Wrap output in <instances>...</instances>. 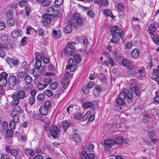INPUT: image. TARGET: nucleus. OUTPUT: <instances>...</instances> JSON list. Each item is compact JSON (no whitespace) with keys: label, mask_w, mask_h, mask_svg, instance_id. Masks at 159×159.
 Wrapping results in <instances>:
<instances>
[{"label":"nucleus","mask_w":159,"mask_h":159,"mask_svg":"<svg viewBox=\"0 0 159 159\" xmlns=\"http://www.w3.org/2000/svg\"><path fill=\"white\" fill-rule=\"evenodd\" d=\"M1 40L6 44H9L11 42V39L9 36L5 35H2L0 37Z\"/></svg>","instance_id":"nucleus-17"},{"label":"nucleus","mask_w":159,"mask_h":159,"mask_svg":"<svg viewBox=\"0 0 159 159\" xmlns=\"http://www.w3.org/2000/svg\"><path fill=\"white\" fill-rule=\"evenodd\" d=\"M140 68L136 65H130L128 68L129 70L134 75L137 73Z\"/></svg>","instance_id":"nucleus-14"},{"label":"nucleus","mask_w":159,"mask_h":159,"mask_svg":"<svg viewBox=\"0 0 159 159\" xmlns=\"http://www.w3.org/2000/svg\"><path fill=\"white\" fill-rule=\"evenodd\" d=\"M139 55L140 51L137 48L134 49L131 53V56L133 58H137L139 57Z\"/></svg>","instance_id":"nucleus-15"},{"label":"nucleus","mask_w":159,"mask_h":159,"mask_svg":"<svg viewBox=\"0 0 159 159\" xmlns=\"http://www.w3.org/2000/svg\"><path fill=\"white\" fill-rule=\"evenodd\" d=\"M19 99L18 98L16 97L15 99H14L11 102V105L14 106V105H17L19 102Z\"/></svg>","instance_id":"nucleus-49"},{"label":"nucleus","mask_w":159,"mask_h":159,"mask_svg":"<svg viewBox=\"0 0 159 159\" xmlns=\"http://www.w3.org/2000/svg\"><path fill=\"white\" fill-rule=\"evenodd\" d=\"M25 11L27 16H28L31 11V10L30 7L27 6L25 7Z\"/></svg>","instance_id":"nucleus-57"},{"label":"nucleus","mask_w":159,"mask_h":159,"mask_svg":"<svg viewBox=\"0 0 159 159\" xmlns=\"http://www.w3.org/2000/svg\"><path fill=\"white\" fill-rule=\"evenodd\" d=\"M108 61L109 63L112 66H114L115 65V63L113 59L112 58L108 57Z\"/></svg>","instance_id":"nucleus-58"},{"label":"nucleus","mask_w":159,"mask_h":159,"mask_svg":"<svg viewBox=\"0 0 159 159\" xmlns=\"http://www.w3.org/2000/svg\"><path fill=\"white\" fill-rule=\"evenodd\" d=\"M118 26H113L110 29L112 35V38L111 39L110 41L112 43H116L118 42L121 38L122 39L120 32Z\"/></svg>","instance_id":"nucleus-2"},{"label":"nucleus","mask_w":159,"mask_h":159,"mask_svg":"<svg viewBox=\"0 0 159 159\" xmlns=\"http://www.w3.org/2000/svg\"><path fill=\"white\" fill-rule=\"evenodd\" d=\"M94 104L90 102H86L83 105V107L84 108H91L94 106Z\"/></svg>","instance_id":"nucleus-27"},{"label":"nucleus","mask_w":159,"mask_h":159,"mask_svg":"<svg viewBox=\"0 0 159 159\" xmlns=\"http://www.w3.org/2000/svg\"><path fill=\"white\" fill-rule=\"evenodd\" d=\"M18 80L16 78L15 76L12 75L10 76L8 79V83L11 84L12 87H13L15 85Z\"/></svg>","instance_id":"nucleus-13"},{"label":"nucleus","mask_w":159,"mask_h":159,"mask_svg":"<svg viewBox=\"0 0 159 159\" xmlns=\"http://www.w3.org/2000/svg\"><path fill=\"white\" fill-rule=\"evenodd\" d=\"M6 15L8 18H12L13 17V13L11 11H8L6 13Z\"/></svg>","instance_id":"nucleus-63"},{"label":"nucleus","mask_w":159,"mask_h":159,"mask_svg":"<svg viewBox=\"0 0 159 159\" xmlns=\"http://www.w3.org/2000/svg\"><path fill=\"white\" fill-rule=\"evenodd\" d=\"M87 15L92 17H94L95 16V13L92 10H89L87 13Z\"/></svg>","instance_id":"nucleus-53"},{"label":"nucleus","mask_w":159,"mask_h":159,"mask_svg":"<svg viewBox=\"0 0 159 159\" xmlns=\"http://www.w3.org/2000/svg\"><path fill=\"white\" fill-rule=\"evenodd\" d=\"M58 85L57 82H53L50 84V88L52 90H54L57 87Z\"/></svg>","instance_id":"nucleus-41"},{"label":"nucleus","mask_w":159,"mask_h":159,"mask_svg":"<svg viewBox=\"0 0 159 159\" xmlns=\"http://www.w3.org/2000/svg\"><path fill=\"white\" fill-rule=\"evenodd\" d=\"M153 41L156 44H157L159 41V36L157 34H155L153 37Z\"/></svg>","instance_id":"nucleus-46"},{"label":"nucleus","mask_w":159,"mask_h":159,"mask_svg":"<svg viewBox=\"0 0 159 159\" xmlns=\"http://www.w3.org/2000/svg\"><path fill=\"white\" fill-rule=\"evenodd\" d=\"M72 30V24H69L66 25L64 28V31L65 32L69 33Z\"/></svg>","instance_id":"nucleus-25"},{"label":"nucleus","mask_w":159,"mask_h":159,"mask_svg":"<svg viewBox=\"0 0 159 159\" xmlns=\"http://www.w3.org/2000/svg\"><path fill=\"white\" fill-rule=\"evenodd\" d=\"M49 131L51 136L53 138H56L57 136L58 132L59 131V129L55 125H52Z\"/></svg>","instance_id":"nucleus-8"},{"label":"nucleus","mask_w":159,"mask_h":159,"mask_svg":"<svg viewBox=\"0 0 159 159\" xmlns=\"http://www.w3.org/2000/svg\"><path fill=\"white\" fill-rule=\"evenodd\" d=\"M157 28L154 24H151L148 26L149 34L151 35L156 30Z\"/></svg>","instance_id":"nucleus-22"},{"label":"nucleus","mask_w":159,"mask_h":159,"mask_svg":"<svg viewBox=\"0 0 159 159\" xmlns=\"http://www.w3.org/2000/svg\"><path fill=\"white\" fill-rule=\"evenodd\" d=\"M18 4L20 7H25L27 5V0H22L18 2Z\"/></svg>","instance_id":"nucleus-33"},{"label":"nucleus","mask_w":159,"mask_h":159,"mask_svg":"<svg viewBox=\"0 0 159 159\" xmlns=\"http://www.w3.org/2000/svg\"><path fill=\"white\" fill-rule=\"evenodd\" d=\"M24 80H25L26 83L28 84H31L33 80L32 77L27 75L25 78Z\"/></svg>","instance_id":"nucleus-38"},{"label":"nucleus","mask_w":159,"mask_h":159,"mask_svg":"<svg viewBox=\"0 0 159 159\" xmlns=\"http://www.w3.org/2000/svg\"><path fill=\"white\" fill-rule=\"evenodd\" d=\"M47 11L49 15H48L50 16H52L54 14V12L55 11V10L52 7H50L47 9Z\"/></svg>","instance_id":"nucleus-40"},{"label":"nucleus","mask_w":159,"mask_h":159,"mask_svg":"<svg viewBox=\"0 0 159 159\" xmlns=\"http://www.w3.org/2000/svg\"><path fill=\"white\" fill-rule=\"evenodd\" d=\"M45 98V95L43 93H40L37 96V99L38 101L43 100Z\"/></svg>","instance_id":"nucleus-44"},{"label":"nucleus","mask_w":159,"mask_h":159,"mask_svg":"<svg viewBox=\"0 0 159 159\" xmlns=\"http://www.w3.org/2000/svg\"><path fill=\"white\" fill-rule=\"evenodd\" d=\"M74 60H75L78 63L81 61V56L78 54H75L74 56Z\"/></svg>","instance_id":"nucleus-42"},{"label":"nucleus","mask_w":159,"mask_h":159,"mask_svg":"<svg viewBox=\"0 0 159 159\" xmlns=\"http://www.w3.org/2000/svg\"><path fill=\"white\" fill-rule=\"evenodd\" d=\"M61 32L59 30H53L52 36L55 39L59 38L61 36Z\"/></svg>","instance_id":"nucleus-21"},{"label":"nucleus","mask_w":159,"mask_h":159,"mask_svg":"<svg viewBox=\"0 0 159 159\" xmlns=\"http://www.w3.org/2000/svg\"><path fill=\"white\" fill-rule=\"evenodd\" d=\"M68 65L66 66L67 70H69L70 72L75 70L78 63L73 58H70L68 60Z\"/></svg>","instance_id":"nucleus-4"},{"label":"nucleus","mask_w":159,"mask_h":159,"mask_svg":"<svg viewBox=\"0 0 159 159\" xmlns=\"http://www.w3.org/2000/svg\"><path fill=\"white\" fill-rule=\"evenodd\" d=\"M39 2L41 3L42 5L44 7L48 6L51 2V0H36Z\"/></svg>","instance_id":"nucleus-23"},{"label":"nucleus","mask_w":159,"mask_h":159,"mask_svg":"<svg viewBox=\"0 0 159 159\" xmlns=\"http://www.w3.org/2000/svg\"><path fill=\"white\" fill-rule=\"evenodd\" d=\"M28 102L29 104L32 106L35 102V97L30 96L28 98Z\"/></svg>","instance_id":"nucleus-36"},{"label":"nucleus","mask_w":159,"mask_h":159,"mask_svg":"<svg viewBox=\"0 0 159 159\" xmlns=\"http://www.w3.org/2000/svg\"><path fill=\"white\" fill-rule=\"evenodd\" d=\"M15 22V20L13 18H8L7 21V25L9 26H13Z\"/></svg>","instance_id":"nucleus-26"},{"label":"nucleus","mask_w":159,"mask_h":159,"mask_svg":"<svg viewBox=\"0 0 159 159\" xmlns=\"http://www.w3.org/2000/svg\"><path fill=\"white\" fill-rule=\"evenodd\" d=\"M155 136V133L152 130L148 132V137L149 138L153 137Z\"/></svg>","instance_id":"nucleus-61"},{"label":"nucleus","mask_w":159,"mask_h":159,"mask_svg":"<svg viewBox=\"0 0 159 159\" xmlns=\"http://www.w3.org/2000/svg\"><path fill=\"white\" fill-rule=\"evenodd\" d=\"M13 130H10L9 129L7 130L6 132L7 136L8 137H12L13 136Z\"/></svg>","instance_id":"nucleus-35"},{"label":"nucleus","mask_w":159,"mask_h":159,"mask_svg":"<svg viewBox=\"0 0 159 159\" xmlns=\"http://www.w3.org/2000/svg\"><path fill=\"white\" fill-rule=\"evenodd\" d=\"M46 87L44 83L43 84L42 83H39L37 85L38 89L39 90H43Z\"/></svg>","instance_id":"nucleus-45"},{"label":"nucleus","mask_w":159,"mask_h":159,"mask_svg":"<svg viewBox=\"0 0 159 159\" xmlns=\"http://www.w3.org/2000/svg\"><path fill=\"white\" fill-rule=\"evenodd\" d=\"M23 112V110L21 109L20 107L18 106L14 109L12 114L14 115L13 121L15 122H17L19 121V116Z\"/></svg>","instance_id":"nucleus-3"},{"label":"nucleus","mask_w":159,"mask_h":159,"mask_svg":"<svg viewBox=\"0 0 159 159\" xmlns=\"http://www.w3.org/2000/svg\"><path fill=\"white\" fill-rule=\"evenodd\" d=\"M94 119V115H92L91 112L90 111H88L83 117V120L84 121L88 120L90 122L93 121Z\"/></svg>","instance_id":"nucleus-7"},{"label":"nucleus","mask_w":159,"mask_h":159,"mask_svg":"<svg viewBox=\"0 0 159 159\" xmlns=\"http://www.w3.org/2000/svg\"><path fill=\"white\" fill-rule=\"evenodd\" d=\"M44 20H43V24L45 25H47L50 23L51 21V16L47 14H43V16Z\"/></svg>","instance_id":"nucleus-10"},{"label":"nucleus","mask_w":159,"mask_h":159,"mask_svg":"<svg viewBox=\"0 0 159 159\" xmlns=\"http://www.w3.org/2000/svg\"><path fill=\"white\" fill-rule=\"evenodd\" d=\"M101 90V88L99 86H97L95 88L94 90L93 93L95 94L96 93L98 94Z\"/></svg>","instance_id":"nucleus-59"},{"label":"nucleus","mask_w":159,"mask_h":159,"mask_svg":"<svg viewBox=\"0 0 159 159\" xmlns=\"http://www.w3.org/2000/svg\"><path fill=\"white\" fill-rule=\"evenodd\" d=\"M94 84V82L93 81H90L86 86L89 89H91L93 88Z\"/></svg>","instance_id":"nucleus-54"},{"label":"nucleus","mask_w":159,"mask_h":159,"mask_svg":"<svg viewBox=\"0 0 159 159\" xmlns=\"http://www.w3.org/2000/svg\"><path fill=\"white\" fill-rule=\"evenodd\" d=\"M115 141V144L122 145L124 143V140L122 137L121 136L118 137Z\"/></svg>","instance_id":"nucleus-28"},{"label":"nucleus","mask_w":159,"mask_h":159,"mask_svg":"<svg viewBox=\"0 0 159 159\" xmlns=\"http://www.w3.org/2000/svg\"><path fill=\"white\" fill-rule=\"evenodd\" d=\"M22 34V33L21 31L19 32L16 30H14L11 33V37L13 39H17L18 36L21 35Z\"/></svg>","instance_id":"nucleus-18"},{"label":"nucleus","mask_w":159,"mask_h":159,"mask_svg":"<svg viewBox=\"0 0 159 159\" xmlns=\"http://www.w3.org/2000/svg\"><path fill=\"white\" fill-rule=\"evenodd\" d=\"M130 88L131 91H134V93L137 97L140 96L141 95L140 91L137 86L133 85V84H132L130 86Z\"/></svg>","instance_id":"nucleus-12"},{"label":"nucleus","mask_w":159,"mask_h":159,"mask_svg":"<svg viewBox=\"0 0 159 159\" xmlns=\"http://www.w3.org/2000/svg\"><path fill=\"white\" fill-rule=\"evenodd\" d=\"M74 118L75 119L80 120L83 118L82 115L80 113H76L74 115Z\"/></svg>","instance_id":"nucleus-56"},{"label":"nucleus","mask_w":159,"mask_h":159,"mask_svg":"<svg viewBox=\"0 0 159 159\" xmlns=\"http://www.w3.org/2000/svg\"><path fill=\"white\" fill-rule=\"evenodd\" d=\"M51 102L49 101H47L45 102L44 104V105L43 106L49 109L51 107Z\"/></svg>","instance_id":"nucleus-55"},{"label":"nucleus","mask_w":159,"mask_h":159,"mask_svg":"<svg viewBox=\"0 0 159 159\" xmlns=\"http://www.w3.org/2000/svg\"><path fill=\"white\" fill-rule=\"evenodd\" d=\"M126 97L127 100L128 102H132L133 101V95L132 93L127 91L126 92H122L120 93L119 98L116 99L117 104L120 106L125 105L126 102L124 100Z\"/></svg>","instance_id":"nucleus-1"},{"label":"nucleus","mask_w":159,"mask_h":159,"mask_svg":"<svg viewBox=\"0 0 159 159\" xmlns=\"http://www.w3.org/2000/svg\"><path fill=\"white\" fill-rule=\"evenodd\" d=\"M16 123L13 121L12 120H11L9 123V126L11 130H14L15 128V123Z\"/></svg>","instance_id":"nucleus-48"},{"label":"nucleus","mask_w":159,"mask_h":159,"mask_svg":"<svg viewBox=\"0 0 159 159\" xmlns=\"http://www.w3.org/2000/svg\"><path fill=\"white\" fill-rule=\"evenodd\" d=\"M95 157V155L94 154H88L85 157V159H93Z\"/></svg>","instance_id":"nucleus-51"},{"label":"nucleus","mask_w":159,"mask_h":159,"mask_svg":"<svg viewBox=\"0 0 159 159\" xmlns=\"http://www.w3.org/2000/svg\"><path fill=\"white\" fill-rule=\"evenodd\" d=\"M19 152V149H17L16 150L14 149H12L10 151V152L11 154L14 156H16Z\"/></svg>","instance_id":"nucleus-43"},{"label":"nucleus","mask_w":159,"mask_h":159,"mask_svg":"<svg viewBox=\"0 0 159 159\" xmlns=\"http://www.w3.org/2000/svg\"><path fill=\"white\" fill-rule=\"evenodd\" d=\"M63 128L65 132H66L67 129L69 127L70 124L69 122L63 121L61 123Z\"/></svg>","instance_id":"nucleus-29"},{"label":"nucleus","mask_w":159,"mask_h":159,"mask_svg":"<svg viewBox=\"0 0 159 159\" xmlns=\"http://www.w3.org/2000/svg\"><path fill=\"white\" fill-rule=\"evenodd\" d=\"M33 87V85L32 84H28L25 85L23 87L24 89L28 91L30 89H31Z\"/></svg>","instance_id":"nucleus-47"},{"label":"nucleus","mask_w":159,"mask_h":159,"mask_svg":"<svg viewBox=\"0 0 159 159\" xmlns=\"http://www.w3.org/2000/svg\"><path fill=\"white\" fill-rule=\"evenodd\" d=\"M70 17L71 19L73 20H76H76H77L80 17V16L79 13H76L74 15H71Z\"/></svg>","instance_id":"nucleus-39"},{"label":"nucleus","mask_w":159,"mask_h":159,"mask_svg":"<svg viewBox=\"0 0 159 159\" xmlns=\"http://www.w3.org/2000/svg\"><path fill=\"white\" fill-rule=\"evenodd\" d=\"M52 81V79L50 77H47L44 79L43 80V83L47 86Z\"/></svg>","instance_id":"nucleus-34"},{"label":"nucleus","mask_w":159,"mask_h":159,"mask_svg":"<svg viewBox=\"0 0 159 159\" xmlns=\"http://www.w3.org/2000/svg\"><path fill=\"white\" fill-rule=\"evenodd\" d=\"M27 75V73L25 72H19L17 73V76L20 80H24Z\"/></svg>","instance_id":"nucleus-19"},{"label":"nucleus","mask_w":159,"mask_h":159,"mask_svg":"<svg viewBox=\"0 0 159 159\" xmlns=\"http://www.w3.org/2000/svg\"><path fill=\"white\" fill-rule=\"evenodd\" d=\"M43 93L48 97L51 96L53 94V92L50 90H46L43 91Z\"/></svg>","instance_id":"nucleus-50"},{"label":"nucleus","mask_w":159,"mask_h":159,"mask_svg":"<svg viewBox=\"0 0 159 159\" xmlns=\"http://www.w3.org/2000/svg\"><path fill=\"white\" fill-rule=\"evenodd\" d=\"M146 75L144 69L142 68H140L139 71L136 73L134 75H136V77L140 80L142 79L143 77L145 76Z\"/></svg>","instance_id":"nucleus-11"},{"label":"nucleus","mask_w":159,"mask_h":159,"mask_svg":"<svg viewBox=\"0 0 159 159\" xmlns=\"http://www.w3.org/2000/svg\"><path fill=\"white\" fill-rule=\"evenodd\" d=\"M104 12L105 15L110 16L113 19L115 18L114 15L111 14V11L109 9H105Z\"/></svg>","instance_id":"nucleus-37"},{"label":"nucleus","mask_w":159,"mask_h":159,"mask_svg":"<svg viewBox=\"0 0 159 159\" xmlns=\"http://www.w3.org/2000/svg\"><path fill=\"white\" fill-rule=\"evenodd\" d=\"M64 77L62 79L61 82L62 84L64 86V88L66 87L70 81V78L72 76V74H70L68 71H66L64 74Z\"/></svg>","instance_id":"nucleus-5"},{"label":"nucleus","mask_w":159,"mask_h":159,"mask_svg":"<svg viewBox=\"0 0 159 159\" xmlns=\"http://www.w3.org/2000/svg\"><path fill=\"white\" fill-rule=\"evenodd\" d=\"M152 112L154 115H159V109L156 108H154L152 110Z\"/></svg>","instance_id":"nucleus-64"},{"label":"nucleus","mask_w":159,"mask_h":159,"mask_svg":"<svg viewBox=\"0 0 159 159\" xmlns=\"http://www.w3.org/2000/svg\"><path fill=\"white\" fill-rule=\"evenodd\" d=\"M75 44L74 43H70L69 42H68L67 43V45L68 46L66 47H69L68 48L69 49H73L75 48Z\"/></svg>","instance_id":"nucleus-62"},{"label":"nucleus","mask_w":159,"mask_h":159,"mask_svg":"<svg viewBox=\"0 0 159 159\" xmlns=\"http://www.w3.org/2000/svg\"><path fill=\"white\" fill-rule=\"evenodd\" d=\"M122 65L126 66L127 68H129L130 66V61L127 59H124L122 60Z\"/></svg>","instance_id":"nucleus-30"},{"label":"nucleus","mask_w":159,"mask_h":159,"mask_svg":"<svg viewBox=\"0 0 159 159\" xmlns=\"http://www.w3.org/2000/svg\"><path fill=\"white\" fill-rule=\"evenodd\" d=\"M73 140L75 142H80L81 140V138L80 136L77 134H74L72 136Z\"/></svg>","instance_id":"nucleus-24"},{"label":"nucleus","mask_w":159,"mask_h":159,"mask_svg":"<svg viewBox=\"0 0 159 159\" xmlns=\"http://www.w3.org/2000/svg\"><path fill=\"white\" fill-rule=\"evenodd\" d=\"M115 144V141L112 139L106 140L104 142V148L107 152V150Z\"/></svg>","instance_id":"nucleus-9"},{"label":"nucleus","mask_w":159,"mask_h":159,"mask_svg":"<svg viewBox=\"0 0 159 159\" xmlns=\"http://www.w3.org/2000/svg\"><path fill=\"white\" fill-rule=\"evenodd\" d=\"M41 61H36L35 62V67L32 70V73L34 76H37L39 75V70L41 67Z\"/></svg>","instance_id":"nucleus-6"},{"label":"nucleus","mask_w":159,"mask_h":159,"mask_svg":"<svg viewBox=\"0 0 159 159\" xmlns=\"http://www.w3.org/2000/svg\"><path fill=\"white\" fill-rule=\"evenodd\" d=\"M16 97L20 99L24 98H26L27 96L26 95V93L24 91L20 90L17 92Z\"/></svg>","instance_id":"nucleus-16"},{"label":"nucleus","mask_w":159,"mask_h":159,"mask_svg":"<svg viewBox=\"0 0 159 159\" xmlns=\"http://www.w3.org/2000/svg\"><path fill=\"white\" fill-rule=\"evenodd\" d=\"M25 153L27 155L33 156L34 155V152L30 149H27L25 150Z\"/></svg>","instance_id":"nucleus-32"},{"label":"nucleus","mask_w":159,"mask_h":159,"mask_svg":"<svg viewBox=\"0 0 159 159\" xmlns=\"http://www.w3.org/2000/svg\"><path fill=\"white\" fill-rule=\"evenodd\" d=\"M86 86H84L82 88L83 91L85 94H88L89 93L90 90Z\"/></svg>","instance_id":"nucleus-60"},{"label":"nucleus","mask_w":159,"mask_h":159,"mask_svg":"<svg viewBox=\"0 0 159 159\" xmlns=\"http://www.w3.org/2000/svg\"><path fill=\"white\" fill-rule=\"evenodd\" d=\"M7 83V78H2L0 75V86H4L6 85Z\"/></svg>","instance_id":"nucleus-31"},{"label":"nucleus","mask_w":159,"mask_h":159,"mask_svg":"<svg viewBox=\"0 0 159 159\" xmlns=\"http://www.w3.org/2000/svg\"><path fill=\"white\" fill-rule=\"evenodd\" d=\"M94 147V146H93V144H89V145H88L86 148V152H89L91 151L93 148Z\"/></svg>","instance_id":"nucleus-52"},{"label":"nucleus","mask_w":159,"mask_h":159,"mask_svg":"<svg viewBox=\"0 0 159 159\" xmlns=\"http://www.w3.org/2000/svg\"><path fill=\"white\" fill-rule=\"evenodd\" d=\"M48 109L43 106H42L40 107L39 111L42 115L46 116L48 114Z\"/></svg>","instance_id":"nucleus-20"}]
</instances>
